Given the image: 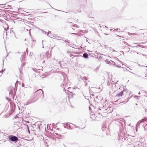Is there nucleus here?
<instances>
[{
  "instance_id": "1",
  "label": "nucleus",
  "mask_w": 147,
  "mask_h": 147,
  "mask_svg": "<svg viewBox=\"0 0 147 147\" xmlns=\"http://www.w3.org/2000/svg\"><path fill=\"white\" fill-rule=\"evenodd\" d=\"M129 92L127 90H124L121 91L119 93L117 94L115 97L121 98H127L129 95Z\"/></svg>"
},
{
  "instance_id": "2",
  "label": "nucleus",
  "mask_w": 147,
  "mask_h": 147,
  "mask_svg": "<svg viewBox=\"0 0 147 147\" xmlns=\"http://www.w3.org/2000/svg\"><path fill=\"white\" fill-rule=\"evenodd\" d=\"M43 93L41 90H39L36 91L34 94V97L36 98L37 99L41 98L42 96Z\"/></svg>"
},
{
  "instance_id": "3",
  "label": "nucleus",
  "mask_w": 147,
  "mask_h": 147,
  "mask_svg": "<svg viewBox=\"0 0 147 147\" xmlns=\"http://www.w3.org/2000/svg\"><path fill=\"white\" fill-rule=\"evenodd\" d=\"M9 139L10 140L13 141H17L18 140V138L15 136H11V137L9 138Z\"/></svg>"
},
{
  "instance_id": "4",
  "label": "nucleus",
  "mask_w": 147,
  "mask_h": 147,
  "mask_svg": "<svg viewBox=\"0 0 147 147\" xmlns=\"http://www.w3.org/2000/svg\"><path fill=\"white\" fill-rule=\"evenodd\" d=\"M146 121H147V118H144L139 121V122L140 123Z\"/></svg>"
},
{
  "instance_id": "5",
  "label": "nucleus",
  "mask_w": 147,
  "mask_h": 147,
  "mask_svg": "<svg viewBox=\"0 0 147 147\" xmlns=\"http://www.w3.org/2000/svg\"><path fill=\"white\" fill-rule=\"evenodd\" d=\"M74 20V19L72 18H70L68 19V22L69 23H72L73 22V20Z\"/></svg>"
},
{
  "instance_id": "6",
  "label": "nucleus",
  "mask_w": 147,
  "mask_h": 147,
  "mask_svg": "<svg viewBox=\"0 0 147 147\" xmlns=\"http://www.w3.org/2000/svg\"><path fill=\"white\" fill-rule=\"evenodd\" d=\"M83 56L85 58H87L88 57V54L86 53H84L83 54Z\"/></svg>"
},
{
  "instance_id": "7",
  "label": "nucleus",
  "mask_w": 147,
  "mask_h": 147,
  "mask_svg": "<svg viewBox=\"0 0 147 147\" xmlns=\"http://www.w3.org/2000/svg\"><path fill=\"white\" fill-rule=\"evenodd\" d=\"M27 127H28V133H29V134H30V130L29 129V127L28 126H27Z\"/></svg>"
},
{
  "instance_id": "8",
  "label": "nucleus",
  "mask_w": 147,
  "mask_h": 147,
  "mask_svg": "<svg viewBox=\"0 0 147 147\" xmlns=\"http://www.w3.org/2000/svg\"><path fill=\"white\" fill-rule=\"evenodd\" d=\"M59 137H61V135H59Z\"/></svg>"
},
{
  "instance_id": "9",
  "label": "nucleus",
  "mask_w": 147,
  "mask_h": 147,
  "mask_svg": "<svg viewBox=\"0 0 147 147\" xmlns=\"http://www.w3.org/2000/svg\"><path fill=\"white\" fill-rule=\"evenodd\" d=\"M55 134H56V135H58V134H57V133H55Z\"/></svg>"
},
{
  "instance_id": "10",
  "label": "nucleus",
  "mask_w": 147,
  "mask_h": 147,
  "mask_svg": "<svg viewBox=\"0 0 147 147\" xmlns=\"http://www.w3.org/2000/svg\"><path fill=\"white\" fill-rule=\"evenodd\" d=\"M146 67H147V66H146Z\"/></svg>"
}]
</instances>
